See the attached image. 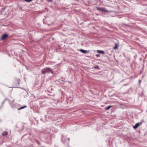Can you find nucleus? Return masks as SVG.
<instances>
[{
  "label": "nucleus",
  "mask_w": 147,
  "mask_h": 147,
  "mask_svg": "<svg viewBox=\"0 0 147 147\" xmlns=\"http://www.w3.org/2000/svg\"><path fill=\"white\" fill-rule=\"evenodd\" d=\"M42 74H44L48 72H50L52 74L53 72V71L50 68L45 67L42 69L41 71Z\"/></svg>",
  "instance_id": "nucleus-1"
},
{
  "label": "nucleus",
  "mask_w": 147,
  "mask_h": 147,
  "mask_svg": "<svg viewBox=\"0 0 147 147\" xmlns=\"http://www.w3.org/2000/svg\"><path fill=\"white\" fill-rule=\"evenodd\" d=\"M20 82V80L17 78H16L15 80V83L16 85H18Z\"/></svg>",
  "instance_id": "nucleus-2"
},
{
  "label": "nucleus",
  "mask_w": 147,
  "mask_h": 147,
  "mask_svg": "<svg viewBox=\"0 0 147 147\" xmlns=\"http://www.w3.org/2000/svg\"><path fill=\"white\" fill-rule=\"evenodd\" d=\"M142 124V122L136 123L135 125L133 126V127L134 129H137L139 126Z\"/></svg>",
  "instance_id": "nucleus-3"
},
{
  "label": "nucleus",
  "mask_w": 147,
  "mask_h": 147,
  "mask_svg": "<svg viewBox=\"0 0 147 147\" xmlns=\"http://www.w3.org/2000/svg\"><path fill=\"white\" fill-rule=\"evenodd\" d=\"M8 35L7 34H4L1 37V40H4L8 36Z\"/></svg>",
  "instance_id": "nucleus-4"
},
{
  "label": "nucleus",
  "mask_w": 147,
  "mask_h": 147,
  "mask_svg": "<svg viewBox=\"0 0 147 147\" xmlns=\"http://www.w3.org/2000/svg\"><path fill=\"white\" fill-rule=\"evenodd\" d=\"M97 51L98 53H100V54H104L105 53L104 52L102 51L97 50Z\"/></svg>",
  "instance_id": "nucleus-5"
},
{
  "label": "nucleus",
  "mask_w": 147,
  "mask_h": 147,
  "mask_svg": "<svg viewBox=\"0 0 147 147\" xmlns=\"http://www.w3.org/2000/svg\"><path fill=\"white\" fill-rule=\"evenodd\" d=\"M8 132L7 131H5L3 132L2 135L3 136H6L8 134Z\"/></svg>",
  "instance_id": "nucleus-6"
},
{
  "label": "nucleus",
  "mask_w": 147,
  "mask_h": 147,
  "mask_svg": "<svg viewBox=\"0 0 147 147\" xmlns=\"http://www.w3.org/2000/svg\"><path fill=\"white\" fill-rule=\"evenodd\" d=\"M80 51L82 52V53H87V50H84L83 49H80Z\"/></svg>",
  "instance_id": "nucleus-7"
},
{
  "label": "nucleus",
  "mask_w": 147,
  "mask_h": 147,
  "mask_svg": "<svg viewBox=\"0 0 147 147\" xmlns=\"http://www.w3.org/2000/svg\"><path fill=\"white\" fill-rule=\"evenodd\" d=\"M112 106H109L106 107L105 108L106 110H109L111 107Z\"/></svg>",
  "instance_id": "nucleus-8"
},
{
  "label": "nucleus",
  "mask_w": 147,
  "mask_h": 147,
  "mask_svg": "<svg viewBox=\"0 0 147 147\" xmlns=\"http://www.w3.org/2000/svg\"><path fill=\"white\" fill-rule=\"evenodd\" d=\"M26 107H27L26 106H24L20 108L19 109V110H20L21 109H22L24 108H26Z\"/></svg>",
  "instance_id": "nucleus-9"
},
{
  "label": "nucleus",
  "mask_w": 147,
  "mask_h": 147,
  "mask_svg": "<svg viewBox=\"0 0 147 147\" xmlns=\"http://www.w3.org/2000/svg\"><path fill=\"white\" fill-rule=\"evenodd\" d=\"M117 44H116L115 46V47H114L113 49H117Z\"/></svg>",
  "instance_id": "nucleus-10"
},
{
  "label": "nucleus",
  "mask_w": 147,
  "mask_h": 147,
  "mask_svg": "<svg viewBox=\"0 0 147 147\" xmlns=\"http://www.w3.org/2000/svg\"><path fill=\"white\" fill-rule=\"evenodd\" d=\"M33 0H25V1L27 2H30L32 1Z\"/></svg>",
  "instance_id": "nucleus-11"
},
{
  "label": "nucleus",
  "mask_w": 147,
  "mask_h": 147,
  "mask_svg": "<svg viewBox=\"0 0 147 147\" xmlns=\"http://www.w3.org/2000/svg\"><path fill=\"white\" fill-rule=\"evenodd\" d=\"M101 9H102V8H100L98 7L97 8V9L98 11H101Z\"/></svg>",
  "instance_id": "nucleus-12"
},
{
  "label": "nucleus",
  "mask_w": 147,
  "mask_h": 147,
  "mask_svg": "<svg viewBox=\"0 0 147 147\" xmlns=\"http://www.w3.org/2000/svg\"><path fill=\"white\" fill-rule=\"evenodd\" d=\"M94 67L95 68L98 69L99 68V67L98 66H94Z\"/></svg>",
  "instance_id": "nucleus-13"
},
{
  "label": "nucleus",
  "mask_w": 147,
  "mask_h": 147,
  "mask_svg": "<svg viewBox=\"0 0 147 147\" xmlns=\"http://www.w3.org/2000/svg\"><path fill=\"white\" fill-rule=\"evenodd\" d=\"M109 12L108 11L105 9L104 11V12Z\"/></svg>",
  "instance_id": "nucleus-14"
},
{
  "label": "nucleus",
  "mask_w": 147,
  "mask_h": 147,
  "mask_svg": "<svg viewBox=\"0 0 147 147\" xmlns=\"http://www.w3.org/2000/svg\"><path fill=\"white\" fill-rule=\"evenodd\" d=\"M105 9L103 8H102L101 11L104 12Z\"/></svg>",
  "instance_id": "nucleus-15"
},
{
  "label": "nucleus",
  "mask_w": 147,
  "mask_h": 147,
  "mask_svg": "<svg viewBox=\"0 0 147 147\" xmlns=\"http://www.w3.org/2000/svg\"><path fill=\"white\" fill-rule=\"evenodd\" d=\"M49 2H53V0H47Z\"/></svg>",
  "instance_id": "nucleus-16"
},
{
  "label": "nucleus",
  "mask_w": 147,
  "mask_h": 147,
  "mask_svg": "<svg viewBox=\"0 0 147 147\" xmlns=\"http://www.w3.org/2000/svg\"><path fill=\"white\" fill-rule=\"evenodd\" d=\"M141 80H139V84L140 85V83H141Z\"/></svg>",
  "instance_id": "nucleus-17"
},
{
  "label": "nucleus",
  "mask_w": 147,
  "mask_h": 147,
  "mask_svg": "<svg viewBox=\"0 0 147 147\" xmlns=\"http://www.w3.org/2000/svg\"><path fill=\"white\" fill-rule=\"evenodd\" d=\"M37 142L39 145H40V143L38 141H37Z\"/></svg>",
  "instance_id": "nucleus-18"
},
{
  "label": "nucleus",
  "mask_w": 147,
  "mask_h": 147,
  "mask_svg": "<svg viewBox=\"0 0 147 147\" xmlns=\"http://www.w3.org/2000/svg\"><path fill=\"white\" fill-rule=\"evenodd\" d=\"M99 56V55H96V56Z\"/></svg>",
  "instance_id": "nucleus-19"
}]
</instances>
